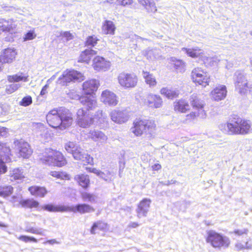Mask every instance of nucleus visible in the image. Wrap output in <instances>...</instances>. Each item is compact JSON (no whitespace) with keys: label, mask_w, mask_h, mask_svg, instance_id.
<instances>
[{"label":"nucleus","mask_w":252,"mask_h":252,"mask_svg":"<svg viewBox=\"0 0 252 252\" xmlns=\"http://www.w3.org/2000/svg\"><path fill=\"white\" fill-rule=\"evenodd\" d=\"M251 34L252 35V31L251 32Z\"/></svg>","instance_id":"774afa93"},{"label":"nucleus","mask_w":252,"mask_h":252,"mask_svg":"<svg viewBox=\"0 0 252 252\" xmlns=\"http://www.w3.org/2000/svg\"><path fill=\"white\" fill-rule=\"evenodd\" d=\"M85 154L83 153L78 147L77 150H76L74 152L72 153V155L75 159L82 161V160H84Z\"/></svg>","instance_id":"c03bdc74"},{"label":"nucleus","mask_w":252,"mask_h":252,"mask_svg":"<svg viewBox=\"0 0 252 252\" xmlns=\"http://www.w3.org/2000/svg\"><path fill=\"white\" fill-rule=\"evenodd\" d=\"M7 170L6 167L4 162L0 159V174L4 173Z\"/></svg>","instance_id":"13d9d810"},{"label":"nucleus","mask_w":252,"mask_h":252,"mask_svg":"<svg viewBox=\"0 0 252 252\" xmlns=\"http://www.w3.org/2000/svg\"><path fill=\"white\" fill-rule=\"evenodd\" d=\"M25 232L32 234L42 235V232L40 230L34 227H28L25 229Z\"/></svg>","instance_id":"5fc2aeb1"},{"label":"nucleus","mask_w":252,"mask_h":252,"mask_svg":"<svg viewBox=\"0 0 252 252\" xmlns=\"http://www.w3.org/2000/svg\"><path fill=\"white\" fill-rule=\"evenodd\" d=\"M81 197L84 201L93 202L94 200V195L88 192H82L81 193Z\"/></svg>","instance_id":"37998d69"},{"label":"nucleus","mask_w":252,"mask_h":252,"mask_svg":"<svg viewBox=\"0 0 252 252\" xmlns=\"http://www.w3.org/2000/svg\"><path fill=\"white\" fill-rule=\"evenodd\" d=\"M78 99L85 111L90 112L97 107L96 95H81Z\"/></svg>","instance_id":"9b49d317"},{"label":"nucleus","mask_w":252,"mask_h":252,"mask_svg":"<svg viewBox=\"0 0 252 252\" xmlns=\"http://www.w3.org/2000/svg\"><path fill=\"white\" fill-rule=\"evenodd\" d=\"M94 123V117L90 112L85 111L84 108H79L76 112V123L79 127L86 128Z\"/></svg>","instance_id":"1a4fd4ad"},{"label":"nucleus","mask_w":252,"mask_h":252,"mask_svg":"<svg viewBox=\"0 0 252 252\" xmlns=\"http://www.w3.org/2000/svg\"><path fill=\"white\" fill-rule=\"evenodd\" d=\"M191 106L193 111L205 117L206 116V113L204 110V104L203 101L199 99L196 96H192L190 101Z\"/></svg>","instance_id":"412c9836"},{"label":"nucleus","mask_w":252,"mask_h":252,"mask_svg":"<svg viewBox=\"0 0 252 252\" xmlns=\"http://www.w3.org/2000/svg\"><path fill=\"white\" fill-rule=\"evenodd\" d=\"M117 80L120 86L125 89L135 88L138 82L137 76L132 72H122L119 74Z\"/></svg>","instance_id":"0eeeda50"},{"label":"nucleus","mask_w":252,"mask_h":252,"mask_svg":"<svg viewBox=\"0 0 252 252\" xmlns=\"http://www.w3.org/2000/svg\"><path fill=\"white\" fill-rule=\"evenodd\" d=\"M19 88V86L17 84H11L8 85L5 91L7 94H11L16 90H17Z\"/></svg>","instance_id":"864d4df0"},{"label":"nucleus","mask_w":252,"mask_h":252,"mask_svg":"<svg viewBox=\"0 0 252 252\" xmlns=\"http://www.w3.org/2000/svg\"><path fill=\"white\" fill-rule=\"evenodd\" d=\"M101 29L104 34L113 35L115 32L116 27L112 21L105 20L102 24Z\"/></svg>","instance_id":"c85d7f7f"},{"label":"nucleus","mask_w":252,"mask_h":252,"mask_svg":"<svg viewBox=\"0 0 252 252\" xmlns=\"http://www.w3.org/2000/svg\"><path fill=\"white\" fill-rule=\"evenodd\" d=\"M81 161L85 162V164L93 165L94 164V158L88 154H85L84 160H82Z\"/></svg>","instance_id":"3c124183"},{"label":"nucleus","mask_w":252,"mask_h":252,"mask_svg":"<svg viewBox=\"0 0 252 252\" xmlns=\"http://www.w3.org/2000/svg\"><path fill=\"white\" fill-rule=\"evenodd\" d=\"M48 242L49 243H52V240H49V241H48Z\"/></svg>","instance_id":"338daca9"},{"label":"nucleus","mask_w":252,"mask_h":252,"mask_svg":"<svg viewBox=\"0 0 252 252\" xmlns=\"http://www.w3.org/2000/svg\"><path fill=\"white\" fill-rule=\"evenodd\" d=\"M10 180L14 181L18 180H23L25 175L22 169L19 168L14 169L10 174Z\"/></svg>","instance_id":"e433bc0d"},{"label":"nucleus","mask_w":252,"mask_h":252,"mask_svg":"<svg viewBox=\"0 0 252 252\" xmlns=\"http://www.w3.org/2000/svg\"><path fill=\"white\" fill-rule=\"evenodd\" d=\"M248 232V229L246 228H243L242 229H237L234 230L231 233L234 234L236 236H241L244 234H246Z\"/></svg>","instance_id":"6e6d98bb"},{"label":"nucleus","mask_w":252,"mask_h":252,"mask_svg":"<svg viewBox=\"0 0 252 252\" xmlns=\"http://www.w3.org/2000/svg\"><path fill=\"white\" fill-rule=\"evenodd\" d=\"M85 77L82 73L74 69H66L59 78L60 84L67 86L69 83L75 82H81Z\"/></svg>","instance_id":"6e6552de"},{"label":"nucleus","mask_w":252,"mask_h":252,"mask_svg":"<svg viewBox=\"0 0 252 252\" xmlns=\"http://www.w3.org/2000/svg\"><path fill=\"white\" fill-rule=\"evenodd\" d=\"M40 160L44 163L61 167L67 164V161L60 151L52 149H48L42 154Z\"/></svg>","instance_id":"20e7f679"},{"label":"nucleus","mask_w":252,"mask_h":252,"mask_svg":"<svg viewBox=\"0 0 252 252\" xmlns=\"http://www.w3.org/2000/svg\"><path fill=\"white\" fill-rule=\"evenodd\" d=\"M36 37V34L33 31L28 32L24 36V40H29L34 39Z\"/></svg>","instance_id":"4d7b16f0"},{"label":"nucleus","mask_w":252,"mask_h":252,"mask_svg":"<svg viewBox=\"0 0 252 252\" xmlns=\"http://www.w3.org/2000/svg\"><path fill=\"white\" fill-rule=\"evenodd\" d=\"M95 209L89 204L86 203L78 204L75 206H67V212L79 213L81 214L90 213L94 212Z\"/></svg>","instance_id":"f3484780"},{"label":"nucleus","mask_w":252,"mask_h":252,"mask_svg":"<svg viewBox=\"0 0 252 252\" xmlns=\"http://www.w3.org/2000/svg\"><path fill=\"white\" fill-rule=\"evenodd\" d=\"M74 180L78 185L84 189H87L90 186V179L89 175L79 174L74 177Z\"/></svg>","instance_id":"5701e85b"},{"label":"nucleus","mask_w":252,"mask_h":252,"mask_svg":"<svg viewBox=\"0 0 252 252\" xmlns=\"http://www.w3.org/2000/svg\"><path fill=\"white\" fill-rule=\"evenodd\" d=\"M151 200L150 199L144 198L139 203L136 212L139 215L146 216L148 208L150 206Z\"/></svg>","instance_id":"393cba45"},{"label":"nucleus","mask_w":252,"mask_h":252,"mask_svg":"<svg viewBox=\"0 0 252 252\" xmlns=\"http://www.w3.org/2000/svg\"><path fill=\"white\" fill-rule=\"evenodd\" d=\"M88 137L89 138L96 141L101 140H106L107 136L101 131L98 130H91L89 132Z\"/></svg>","instance_id":"c9c22d12"},{"label":"nucleus","mask_w":252,"mask_h":252,"mask_svg":"<svg viewBox=\"0 0 252 252\" xmlns=\"http://www.w3.org/2000/svg\"><path fill=\"white\" fill-rule=\"evenodd\" d=\"M49 174L53 177L58 179L70 180L71 179L70 176L69 174L63 171H51Z\"/></svg>","instance_id":"4c0bfd02"},{"label":"nucleus","mask_w":252,"mask_h":252,"mask_svg":"<svg viewBox=\"0 0 252 252\" xmlns=\"http://www.w3.org/2000/svg\"><path fill=\"white\" fill-rule=\"evenodd\" d=\"M13 192V188L11 186H0V196L6 197Z\"/></svg>","instance_id":"58836bf2"},{"label":"nucleus","mask_w":252,"mask_h":252,"mask_svg":"<svg viewBox=\"0 0 252 252\" xmlns=\"http://www.w3.org/2000/svg\"><path fill=\"white\" fill-rule=\"evenodd\" d=\"M236 87L239 93L244 94L252 88V85L249 86L247 80L240 79L236 82Z\"/></svg>","instance_id":"2f4dec72"},{"label":"nucleus","mask_w":252,"mask_h":252,"mask_svg":"<svg viewBox=\"0 0 252 252\" xmlns=\"http://www.w3.org/2000/svg\"><path fill=\"white\" fill-rule=\"evenodd\" d=\"M99 39L94 35L88 36L85 40V45L86 46H95Z\"/></svg>","instance_id":"ea45409f"},{"label":"nucleus","mask_w":252,"mask_h":252,"mask_svg":"<svg viewBox=\"0 0 252 252\" xmlns=\"http://www.w3.org/2000/svg\"><path fill=\"white\" fill-rule=\"evenodd\" d=\"M160 94L168 99H173L178 97L179 93L178 91L163 87L160 91Z\"/></svg>","instance_id":"473e14b6"},{"label":"nucleus","mask_w":252,"mask_h":252,"mask_svg":"<svg viewBox=\"0 0 252 252\" xmlns=\"http://www.w3.org/2000/svg\"><path fill=\"white\" fill-rule=\"evenodd\" d=\"M48 125L55 128L65 129L71 125L73 122L72 113L65 109H53L46 115Z\"/></svg>","instance_id":"f03ea898"},{"label":"nucleus","mask_w":252,"mask_h":252,"mask_svg":"<svg viewBox=\"0 0 252 252\" xmlns=\"http://www.w3.org/2000/svg\"><path fill=\"white\" fill-rule=\"evenodd\" d=\"M184 50L188 56L192 58H195L199 57L201 54V50L198 48L192 49L185 48Z\"/></svg>","instance_id":"79ce46f5"},{"label":"nucleus","mask_w":252,"mask_h":252,"mask_svg":"<svg viewBox=\"0 0 252 252\" xmlns=\"http://www.w3.org/2000/svg\"><path fill=\"white\" fill-rule=\"evenodd\" d=\"M169 61L171 65L176 71L182 72L185 71L186 63L183 60L178 59L175 57H171Z\"/></svg>","instance_id":"cd10ccee"},{"label":"nucleus","mask_w":252,"mask_h":252,"mask_svg":"<svg viewBox=\"0 0 252 252\" xmlns=\"http://www.w3.org/2000/svg\"><path fill=\"white\" fill-rule=\"evenodd\" d=\"M7 80L9 82H18L21 81H27L28 77L25 76L14 74L13 75H9L7 77Z\"/></svg>","instance_id":"a19ab883"},{"label":"nucleus","mask_w":252,"mask_h":252,"mask_svg":"<svg viewBox=\"0 0 252 252\" xmlns=\"http://www.w3.org/2000/svg\"><path fill=\"white\" fill-rule=\"evenodd\" d=\"M32 103V99L31 96L27 95L24 96L19 102L21 106L27 107Z\"/></svg>","instance_id":"a18cd8bd"},{"label":"nucleus","mask_w":252,"mask_h":252,"mask_svg":"<svg viewBox=\"0 0 252 252\" xmlns=\"http://www.w3.org/2000/svg\"><path fill=\"white\" fill-rule=\"evenodd\" d=\"M28 190L32 196L44 197L47 193L48 191L45 187L38 186H32L28 188Z\"/></svg>","instance_id":"b1692460"},{"label":"nucleus","mask_w":252,"mask_h":252,"mask_svg":"<svg viewBox=\"0 0 252 252\" xmlns=\"http://www.w3.org/2000/svg\"><path fill=\"white\" fill-rule=\"evenodd\" d=\"M78 147V146H77L72 142H68L65 145V150L67 151L68 153H69L71 154H72V153L74 152V151L77 150Z\"/></svg>","instance_id":"09e8293b"},{"label":"nucleus","mask_w":252,"mask_h":252,"mask_svg":"<svg viewBox=\"0 0 252 252\" xmlns=\"http://www.w3.org/2000/svg\"><path fill=\"white\" fill-rule=\"evenodd\" d=\"M118 4L124 7H128L133 3V0H116Z\"/></svg>","instance_id":"603ef678"},{"label":"nucleus","mask_w":252,"mask_h":252,"mask_svg":"<svg viewBox=\"0 0 252 252\" xmlns=\"http://www.w3.org/2000/svg\"><path fill=\"white\" fill-rule=\"evenodd\" d=\"M102 102L110 106H116L118 104L119 100L117 95L113 92L106 90L103 91L101 94Z\"/></svg>","instance_id":"2eb2a0df"},{"label":"nucleus","mask_w":252,"mask_h":252,"mask_svg":"<svg viewBox=\"0 0 252 252\" xmlns=\"http://www.w3.org/2000/svg\"><path fill=\"white\" fill-rule=\"evenodd\" d=\"M17 52L11 48L5 49L0 55V62L2 63H11L15 59Z\"/></svg>","instance_id":"a211bd4d"},{"label":"nucleus","mask_w":252,"mask_h":252,"mask_svg":"<svg viewBox=\"0 0 252 252\" xmlns=\"http://www.w3.org/2000/svg\"><path fill=\"white\" fill-rule=\"evenodd\" d=\"M96 54V52L93 49H85L80 53L78 62L88 64L94 56Z\"/></svg>","instance_id":"4be33fe9"},{"label":"nucleus","mask_w":252,"mask_h":252,"mask_svg":"<svg viewBox=\"0 0 252 252\" xmlns=\"http://www.w3.org/2000/svg\"><path fill=\"white\" fill-rule=\"evenodd\" d=\"M42 209L50 212H67V206L64 205H54L53 204H48L43 206Z\"/></svg>","instance_id":"7c9ffc66"},{"label":"nucleus","mask_w":252,"mask_h":252,"mask_svg":"<svg viewBox=\"0 0 252 252\" xmlns=\"http://www.w3.org/2000/svg\"><path fill=\"white\" fill-rule=\"evenodd\" d=\"M144 103L149 107L158 108L162 106V100L158 95L149 94L144 99Z\"/></svg>","instance_id":"dca6fc26"},{"label":"nucleus","mask_w":252,"mask_h":252,"mask_svg":"<svg viewBox=\"0 0 252 252\" xmlns=\"http://www.w3.org/2000/svg\"><path fill=\"white\" fill-rule=\"evenodd\" d=\"M143 76L145 82L150 87H154L157 85V81L154 75L148 71H143Z\"/></svg>","instance_id":"72a5a7b5"},{"label":"nucleus","mask_w":252,"mask_h":252,"mask_svg":"<svg viewBox=\"0 0 252 252\" xmlns=\"http://www.w3.org/2000/svg\"><path fill=\"white\" fill-rule=\"evenodd\" d=\"M93 169V168L91 167H86V170L90 173H92V170Z\"/></svg>","instance_id":"0e129e2a"},{"label":"nucleus","mask_w":252,"mask_h":252,"mask_svg":"<svg viewBox=\"0 0 252 252\" xmlns=\"http://www.w3.org/2000/svg\"><path fill=\"white\" fill-rule=\"evenodd\" d=\"M18 146L19 156L24 158H28L32 155V150L28 142H19Z\"/></svg>","instance_id":"aec40b11"},{"label":"nucleus","mask_w":252,"mask_h":252,"mask_svg":"<svg viewBox=\"0 0 252 252\" xmlns=\"http://www.w3.org/2000/svg\"><path fill=\"white\" fill-rule=\"evenodd\" d=\"M0 156L8 157L10 154V149L9 147L4 145H0Z\"/></svg>","instance_id":"49530a36"},{"label":"nucleus","mask_w":252,"mask_h":252,"mask_svg":"<svg viewBox=\"0 0 252 252\" xmlns=\"http://www.w3.org/2000/svg\"><path fill=\"white\" fill-rule=\"evenodd\" d=\"M157 129V125L153 119L138 118L132 122L130 128L131 132L136 137L145 134L149 138H153Z\"/></svg>","instance_id":"7ed1b4c3"},{"label":"nucleus","mask_w":252,"mask_h":252,"mask_svg":"<svg viewBox=\"0 0 252 252\" xmlns=\"http://www.w3.org/2000/svg\"><path fill=\"white\" fill-rule=\"evenodd\" d=\"M219 129L225 134L245 135L252 131V123L237 114H232L226 123L220 125Z\"/></svg>","instance_id":"f257e3e1"},{"label":"nucleus","mask_w":252,"mask_h":252,"mask_svg":"<svg viewBox=\"0 0 252 252\" xmlns=\"http://www.w3.org/2000/svg\"><path fill=\"white\" fill-rule=\"evenodd\" d=\"M99 86V82L95 79H90L82 84V95H96L95 92Z\"/></svg>","instance_id":"f8f14e48"},{"label":"nucleus","mask_w":252,"mask_h":252,"mask_svg":"<svg viewBox=\"0 0 252 252\" xmlns=\"http://www.w3.org/2000/svg\"><path fill=\"white\" fill-rule=\"evenodd\" d=\"M60 36L62 37V39L65 40V41L72 40L74 38L72 33L68 31L62 32L60 33Z\"/></svg>","instance_id":"de8ad7c7"},{"label":"nucleus","mask_w":252,"mask_h":252,"mask_svg":"<svg viewBox=\"0 0 252 252\" xmlns=\"http://www.w3.org/2000/svg\"><path fill=\"white\" fill-rule=\"evenodd\" d=\"M205 117H206L197 113L196 111H193L186 115L183 123L186 124L193 123L198 119H203Z\"/></svg>","instance_id":"f704fd0d"},{"label":"nucleus","mask_w":252,"mask_h":252,"mask_svg":"<svg viewBox=\"0 0 252 252\" xmlns=\"http://www.w3.org/2000/svg\"><path fill=\"white\" fill-rule=\"evenodd\" d=\"M48 88V85H45L42 88L41 91L40 92V95H43L45 94L47 92V89Z\"/></svg>","instance_id":"680f3d73"},{"label":"nucleus","mask_w":252,"mask_h":252,"mask_svg":"<svg viewBox=\"0 0 252 252\" xmlns=\"http://www.w3.org/2000/svg\"><path fill=\"white\" fill-rule=\"evenodd\" d=\"M191 79L196 86H201L205 88L209 86L211 83V76L207 71L201 67L194 68L190 74Z\"/></svg>","instance_id":"423d86ee"},{"label":"nucleus","mask_w":252,"mask_h":252,"mask_svg":"<svg viewBox=\"0 0 252 252\" xmlns=\"http://www.w3.org/2000/svg\"><path fill=\"white\" fill-rule=\"evenodd\" d=\"M139 225L138 223L135 222H133L129 224V227L131 228H135Z\"/></svg>","instance_id":"e2e57ef3"},{"label":"nucleus","mask_w":252,"mask_h":252,"mask_svg":"<svg viewBox=\"0 0 252 252\" xmlns=\"http://www.w3.org/2000/svg\"><path fill=\"white\" fill-rule=\"evenodd\" d=\"M19 205L25 208H37L39 206V203L33 198L22 199L19 201Z\"/></svg>","instance_id":"c756f323"},{"label":"nucleus","mask_w":252,"mask_h":252,"mask_svg":"<svg viewBox=\"0 0 252 252\" xmlns=\"http://www.w3.org/2000/svg\"><path fill=\"white\" fill-rule=\"evenodd\" d=\"M108 229V224L102 220H97L94 222L90 228V232L95 234L98 231H105Z\"/></svg>","instance_id":"a878e982"},{"label":"nucleus","mask_w":252,"mask_h":252,"mask_svg":"<svg viewBox=\"0 0 252 252\" xmlns=\"http://www.w3.org/2000/svg\"><path fill=\"white\" fill-rule=\"evenodd\" d=\"M93 67L95 70L106 71L110 67V62L99 56H96L93 61Z\"/></svg>","instance_id":"4468645a"},{"label":"nucleus","mask_w":252,"mask_h":252,"mask_svg":"<svg viewBox=\"0 0 252 252\" xmlns=\"http://www.w3.org/2000/svg\"><path fill=\"white\" fill-rule=\"evenodd\" d=\"M138 3L149 13H155L157 7L154 0H137Z\"/></svg>","instance_id":"bb28decb"},{"label":"nucleus","mask_w":252,"mask_h":252,"mask_svg":"<svg viewBox=\"0 0 252 252\" xmlns=\"http://www.w3.org/2000/svg\"><path fill=\"white\" fill-rule=\"evenodd\" d=\"M174 110L177 113H186L190 110L188 101L185 99L176 100L173 104Z\"/></svg>","instance_id":"6ab92c4d"},{"label":"nucleus","mask_w":252,"mask_h":252,"mask_svg":"<svg viewBox=\"0 0 252 252\" xmlns=\"http://www.w3.org/2000/svg\"><path fill=\"white\" fill-rule=\"evenodd\" d=\"M92 173L96 174L97 176H99L103 174V172L99 170L96 169L95 168H93V169L92 170Z\"/></svg>","instance_id":"bf43d9fd"},{"label":"nucleus","mask_w":252,"mask_h":252,"mask_svg":"<svg viewBox=\"0 0 252 252\" xmlns=\"http://www.w3.org/2000/svg\"><path fill=\"white\" fill-rule=\"evenodd\" d=\"M206 241L215 249L228 248L230 242L228 238L214 230H209L207 233Z\"/></svg>","instance_id":"39448f33"},{"label":"nucleus","mask_w":252,"mask_h":252,"mask_svg":"<svg viewBox=\"0 0 252 252\" xmlns=\"http://www.w3.org/2000/svg\"><path fill=\"white\" fill-rule=\"evenodd\" d=\"M98 115H100L101 116H102V115H103V113H102V111L100 110V111H98L97 112Z\"/></svg>","instance_id":"69168bd1"},{"label":"nucleus","mask_w":252,"mask_h":252,"mask_svg":"<svg viewBox=\"0 0 252 252\" xmlns=\"http://www.w3.org/2000/svg\"><path fill=\"white\" fill-rule=\"evenodd\" d=\"M129 112L126 109H116L112 111L110 116L111 119L118 124H123L127 122L130 118Z\"/></svg>","instance_id":"9d476101"},{"label":"nucleus","mask_w":252,"mask_h":252,"mask_svg":"<svg viewBox=\"0 0 252 252\" xmlns=\"http://www.w3.org/2000/svg\"><path fill=\"white\" fill-rule=\"evenodd\" d=\"M161 168V166L159 163H156L152 166V169L153 170H158L160 169Z\"/></svg>","instance_id":"052dcab7"},{"label":"nucleus","mask_w":252,"mask_h":252,"mask_svg":"<svg viewBox=\"0 0 252 252\" xmlns=\"http://www.w3.org/2000/svg\"><path fill=\"white\" fill-rule=\"evenodd\" d=\"M18 239L22 241L25 243H28L29 242H32L34 243H36L37 240L36 239L34 238L33 237H30L26 235H21L18 237Z\"/></svg>","instance_id":"8fccbe9b"},{"label":"nucleus","mask_w":252,"mask_h":252,"mask_svg":"<svg viewBox=\"0 0 252 252\" xmlns=\"http://www.w3.org/2000/svg\"><path fill=\"white\" fill-rule=\"evenodd\" d=\"M227 93V88L225 85H218L212 89L209 95L212 100L219 101L225 98Z\"/></svg>","instance_id":"ddd939ff"}]
</instances>
